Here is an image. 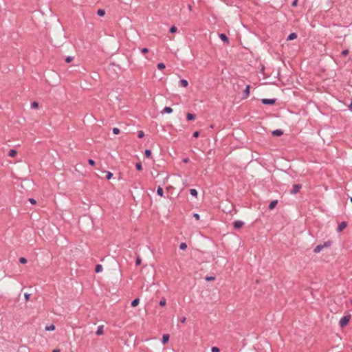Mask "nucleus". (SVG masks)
I'll list each match as a JSON object with an SVG mask.
<instances>
[{"label": "nucleus", "mask_w": 352, "mask_h": 352, "mask_svg": "<svg viewBox=\"0 0 352 352\" xmlns=\"http://www.w3.org/2000/svg\"><path fill=\"white\" fill-rule=\"evenodd\" d=\"M351 319V316L349 315L344 316L342 317L339 321V324L341 327H344L346 326Z\"/></svg>", "instance_id": "1"}, {"label": "nucleus", "mask_w": 352, "mask_h": 352, "mask_svg": "<svg viewBox=\"0 0 352 352\" xmlns=\"http://www.w3.org/2000/svg\"><path fill=\"white\" fill-rule=\"evenodd\" d=\"M276 98H264L261 100V102L263 104L265 105H273L276 103Z\"/></svg>", "instance_id": "2"}, {"label": "nucleus", "mask_w": 352, "mask_h": 352, "mask_svg": "<svg viewBox=\"0 0 352 352\" xmlns=\"http://www.w3.org/2000/svg\"><path fill=\"white\" fill-rule=\"evenodd\" d=\"M302 185L300 184H294L292 189L290 191L291 195H296L301 189Z\"/></svg>", "instance_id": "3"}, {"label": "nucleus", "mask_w": 352, "mask_h": 352, "mask_svg": "<svg viewBox=\"0 0 352 352\" xmlns=\"http://www.w3.org/2000/svg\"><path fill=\"white\" fill-rule=\"evenodd\" d=\"M244 222L241 220L234 221L233 223V227L236 230H239L243 227Z\"/></svg>", "instance_id": "4"}, {"label": "nucleus", "mask_w": 352, "mask_h": 352, "mask_svg": "<svg viewBox=\"0 0 352 352\" xmlns=\"http://www.w3.org/2000/svg\"><path fill=\"white\" fill-rule=\"evenodd\" d=\"M348 225L346 221H342L338 226L336 230L338 232L342 231Z\"/></svg>", "instance_id": "5"}, {"label": "nucleus", "mask_w": 352, "mask_h": 352, "mask_svg": "<svg viewBox=\"0 0 352 352\" xmlns=\"http://www.w3.org/2000/svg\"><path fill=\"white\" fill-rule=\"evenodd\" d=\"M219 36L221 41H223L226 43H229V38L224 33H221L219 34Z\"/></svg>", "instance_id": "6"}, {"label": "nucleus", "mask_w": 352, "mask_h": 352, "mask_svg": "<svg viewBox=\"0 0 352 352\" xmlns=\"http://www.w3.org/2000/svg\"><path fill=\"white\" fill-rule=\"evenodd\" d=\"M250 89V85H247L245 89H244V91L243 92V98H247L249 96Z\"/></svg>", "instance_id": "7"}, {"label": "nucleus", "mask_w": 352, "mask_h": 352, "mask_svg": "<svg viewBox=\"0 0 352 352\" xmlns=\"http://www.w3.org/2000/svg\"><path fill=\"white\" fill-rule=\"evenodd\" d=\"M272 135L276 137L281 136L283 134V131L281 129H276L272 132Z\"/></svg>", "instance_id": "8"}, {"label": "nucleus", "mask_w": 352, "mask_h": 352, "mask_svg": "<svg viewBox=\"0 0 352 352\" xmlns=\"http://www.w3.org/2000/svg\"><path fill=\"white\" fill-rule=\"evenodd\" d=\"M104 333V326L103 325H99L97 327V330L96 331V334L98 336H101Z\"/></svg>", "instance_id": "9"}, {"label": "nucleus", "mask_w": 352, "mask_h": 352, "mask_svg": "<svg viewBox=\"0 0 352 352\" xmlns=\"http://www.w3.org/2000/svg\"><path fill=\"white\" fill-rule=\"evenodd\" d=\"M179 85L182 87H186L188 85V82L186 79H181L179 81Z\"/></svg>", "instance_id": "10"}, {"label": "nucleus", "mask_w": 352, "mask_h": 352, "mask_svg": "<svg viewBox=\"0 0 352 352\" xmlns=\"http://www.w3.org/2000/svg\"><path fill=\"white\" fill-rule=\"evenodd\" d=\"M169 338H170L169 334H164L162 336V343L163 344H166L168 342Z\"/></svg>", "instance_id": "11"}, {"label": "nucleus", "mask_w": 352, "mask_h": 352, "mask_svg": "<svg viewBox=\"0 0 352 352\" xmlns=\"http://www.w3.org/2000/svg\"><path fill=\"white\" fill-rule=\"evenodd\" d=\"M277 204H278V200L272 201L269 204L268 208L270 210L274 209L276 207V206L277 205Z\"/></svg>", "instance_id": "12"}, {"label": "nucleus", "mask_w": 352, "mask_h": 352, "mask_svg": "<svg viewBox=\"0 0 352 352\" xmlns=\"http://www.w3.org/2000/svg\"><path fill=\"white\" fill-rule=\"evenodd\" d=\"M173 109L170 107H165L162 111V113H171L173 112Z\"/></svg>", "instance_id": "13"}, {"label": "nucleus", "mask_w": 352, "mask_h": 352, "mask_svg": "<svg viewBox=\"0 0 352 352\" xmlns=\"http://www.w3.org/2000/svg\"><path fill=\"white\" fill-rule=\"evenodd\" d=\"M324 248H322V244H319L318 245H316V247L314 249V252L317 254V253H319L320 252H321Z\"/></svg>", "instance_id": "14"}, {"label": "nucleus", "mask_w": 352, "mask_h": 352, "mask_svg": "<svg viewBox=\"0 0 352 352\" xmlns=\"http://www.w3.org/2000/svg\"><path fill=\"white\" fill-rule=\"evenodd\" d=\"M296 38H297V34L295 33V32H292V33H290L288 35L287 40V41H292V40H294V39H295Z\"/></svg>", "instance_id": "15"}, {"label": "nucleus", "mask_w": 352, "mask_h": 352, "mask_svg": "<svg viewBox=\"0 0 352 352\" xmlns=\"http://www.w3.org/2000/svg\"><path fill=\"white\" fill-rule=\"evenodd\" d=\"M195 118H196V116L193 113H188L186 114V119L188 121L193 120L195 119Z\"/></svg>", "instance_id": "16"}, {"label": "nucleus", "mask_w": 352, "mask_h": 352, "mask_svg": "<svg viewBox=\"0 0 352 352\" xmlns=\"http://www.w3.org/2000/svg\"><path fill=\"white\" fill-rule=\"evenodd\" d=\"M17 155V151L15 149H10L8 151V155L11 157H14Z\"/></svg>", "instance_id": "17"}, {"label": "nucleus", "mask_w": 352, "mask_h": 352, "mask_svg": "<svg viewBox=\"0 0 352 352\" xmlns=\"http://www.w3.org/2000/svg\"><path fill=\"white\" fill-rule=\"evenodd\" d=\"M157 194L160 197H164V190L163 188L161 186H158L157 188Z\"/></svg>", "instance_id": "18"}, {"label": "nucleus", "mask_w": 352, "mask_h": 352, "mask_svg": "<svg viewBox=\"0 0 352 352\" xmlns=\"http://www.w3.org/2000/svg\"><path fill=\"white\" fill-rule=\"evenodd\" d=\"M102 270H103V267H102V265L98 264L96 265L95 272L96 273H100V272H102Z\"/></svg>", "instance_id": "19"}, {"label": "nucleus", "mask_w": 352, "mask_h": 352, "mask_svg": "<svg viewBox=\"0 0 352 352\" xmlns=\"http://www.w3.org/2000/svg\"><path fill=\"white\" fill-rule=\"evenodd\" d=\"M140 303V299L139 298H135L131 302V307H136Z\"/></svg>", "instance_id": "20"}, {"label": "nucleus", "mask_w": 352, "mask_h": 352, "mask_svg": "<svg viewBox=\"0 0 352 352\" xmlns=\"http://www.w3.org/2000/svg\"><path fill=\"white\" fill-rule=\"evenodd\" d=\"M97 14L99 16H103L105 14V10L104 9H98L97 10Z\"/></svg>", "instance_id": "21"}, {"label": "nucleus", "mask_w": 352, "mask_h": 352, "mask_svg": "<svg viewBox=\"0 0 352 352\" xmlns=\"http://www.w3.org/2000/svg\"><path fill=\"white\" fill-rule=\"evenodd\" d=\"M189 192L192 196L197 197L198 192L196 189L191 188L190 189Z\"/></svg>", "instance_id": "22"}, {"label": "nucleus", "mask_w": 352, "mask_h": 352, "mask_svg": "<svg viewBox=\"0 0 352 352\" xmlns=\"http://www.w3.org/2000/svg\"><path fill=\"white\" fill-rule=\"evenodd\" d=\"M45 329V331H54L55 329V326L53 324H52L50 325L46 326Z\"/></svg>", "instance_id": "23"}, {"label": "nucleus", "mask_w": 352, "mask_h": 352, "mask_svg": "<svg viewBox=\"0 0 352 352\" xmlns=\"http://www.w3.org/2000/svg\"><path fill=\"white\" fill-rule=\"evenodd\" d=\"M157 67L158 69L160 70H162L164 69H165L166 67V65H164V63H159L157 65Z\"/></svg>", "instance_id": "24"}, {"label": "nucleus", "mask_w": 352, "mask_h": 352, "mask_svg": "<svg viewBox=\"0 0 352 352\" xmlns=\"http://www.w3.org/2000/svg\"><path fill=\"white\" fill-rule=\"evenodd\" d=\"M322 248H328L329 246L331 245V241H325L322 244Z\"/></svg>", "instance_id": "25"}, {"label": "nucleus", "mask_w": 352, "mask_h": 352, "mask_svg": "<svg viewBox=\"0 0 352 352\" xmlns=\"http://www.w3.org/2000/svg\"><path fill=\"white\" fill-rule=\"evenodd\" d=\"M144 155L146 157L149 158L151 156V151L150 149H146L144 151Z\"/></svg>", "instance_id": "26"}, {"label": "nucleus", "mask_w": 352, "mask_h": 352, "mask_svg": "<svg viewBox=\"0 0 352 352\" xmlns=\"http://www.w3.org/2000/svg\"><path fill=\"white\" fill-rule=\"evenodd\" d=\"M135 168L138 170H140V171L142 170L143 168H142V163L141 162L136 163Z\"/></svg>", "instance_id": "27"}, {"label": "nucleus", "mask_w": 352, "mask_h": 352, "mask_svg": "<svg viewBox=\"0 0 352 352\" xmlns=\"http://www.w3.org/2000/svg\"><path fill=\"white\" fill-rule=\"evenodd\" d=\"M187 248V244L184 242H182L179 245V249L182 250H185Z\"/></svg>", "instance_id": "28"}, {"label": "nucleus", "mask_w": 352, "mask_h": 352, "mask_svg": "<svg viewBox=\"0 0 352 352\" xmlns=\"http://www.w3.org/2000/svg\"><path fill=\"white\" fill-rule=\"evenodd\" d=\"M166 304V300L164 298H163L160 302L159 305L161 307H164Z\"/></svg>", "instance_id": "29"}, {"label": "nucleus", "mask_w": 352, "mask_h": 352, "mask_svg": "<svg viewBox=\"0 0 352 352\" xmlns=\"http://www.w3.org/2000/svg\"><path fill=\"white\" fill-rule=\"evenodd\" d=\"M19 263L21 264H26L28 261L25 257H21L19 258Z\"/></svg>", "instance_id": "30"}, {"label": "nucleus", "mask_w": 352, "mask_h": 352, "mask_svg": "<svg viewBox=\"0 0 352 352\" xmlns=\"http://www.w3.org/2000/svg\"><path fill=\"white\" fill-rule=\"evenodd\" d=\"M112 132L114 135H118L120 133V131L118 128L114 127L112 129Z\"/></svg>", "instance_id": "31"}, {"label": "nucleus", "mask_w": 352, "mask_h": 352, "mask_svg": "<svg viewBox=\"0 0 352 352\" xmlns=\"http://www.w3.org/2000/svg\"><path fill=\"white\" fill-rule=\"evenodd\" d=\"M177 28L175 25L171 26L169 30L170 33H175L177 32Z\"/></svg>", "instance_id": "32"}, {"label": "nucleus", "mask_w": 352, "mask_h": 352, "mask_svg": "<svg viewBox=\"0 0 352 352\" xmlns=\"http://www.w3.org/2000/svg\"><path fill=\"white\" fill-rule=\"evenodd\" d=\"M38 107V103L37 102H33L31 103L32 109H36Z\"/></svg>", "instance_id": "33"}, {"label": "nucleus", "mask_w": 352, "mask_h": 352, "mask_svg": "<svg viewBox=\"0 0 352 352\" xmlns=\"http://www.w3.org/2000/svg\"><path fill=\"white\" fill-rule=\"evenodd\" d=\"M113 177V173H111V172H109V171H108V172L107 173V175H106V179H107V180H109L110 179H111V177Z\"/></svg>", "instance_id": "34"}, {"label": "nucleus", "mask_w": 352, "mask_h": 352, "mask_svg": "<svg viewBox=\"0 0 352 352\" xmlns=\"http://www.w3.org/2000/svg\"><path fill=\"white\" fill-rule=\"evenodd\" d=\"M144 136V133L142 131H139L138 133V138H142Z\"/></svg>", "instance_id": "35"}, {"label": "nucleus", "mask_w": 352, "mask_h": 352, "mask_svg": "<svg viewBox=\"0 0 352 352\" xmlns=\"http://www.w3.org/2000/svg\"><path fill=\"white\" fill-rule=\"evenodd\" d=\"M349 50H342V52H341V54L343 56H346L349 54Z\"/></svg>", "instance_id": "36"}, {"label": "nucleus", "mask_w": 352, "mask_h": 352, "mask_svg": "<svg viewBox=\"0 0 352 352\" xmlns=\"http://www.w3.org/2000/svg\"><path fill=\"white\" fill-rule=\"evenodd\" d=\"M74 59V57L73 56H67L66 58H65V62L67 63H69L70 62H72Z\"/></svg>", "instance_id": "37"}, {"label": "nucleus", "mask_w": 352, "mask_h": 352, "mask_svg": "<svg viewBox=\"0 0 352 352\" xmlns=\"http://www.w3.org/2000/svg\"><path fill=\"white\" fill-rule=\"evenodd\" d=\"M88 163H89V164L90 166H94L96 164L95 161L94 160H92V159H89L88 160Z\"/></svg>", "instance_id": "38"}, {"label": "nucleus", "mask_w": 352, "mask_h": 352, "mask_svg": "<svg viewBox=\"0 0 352 352\" xmlns=\"http://www.w3.org/2000/svg\"><path fill=\"white\" fill-rule=\"evenodd\" d=\"M199 134H200V132L199 131H196L193 133L192 137L197 138L199 136Z\"/></svg>", "instance_id": "39"}, {"label": "nucleus", "mask_w": 352, "mask_h": 352, "mask_svg": "<svg viewBox=\"0 0 352 352\" xmlns=\"http://www.w3.org/2000/svg\"><path fill=\"white\" fill-rule=\"evenodd\" d=\"M214 276H206L205 278L206 280V281H211V280H214Z\"/></svg>", "instance_id": "40"}, {"label": "nucleus", "mask_w": 352, "mask_h": 352, "mask_svg": "<svg viewBox=\"0 0 352 352\" xmlns=\"http://www.w3.org/2000/svg\"><path fill=\"white\" fill-rule=\"evenodd\" d=\"M219 349L217 346H212L211 349V352H219Z\"/></svg>", "instance_id": "41"}, {"label": "nucleus", "mask_w": 352, "mask_h": 352, "mask_svg": "<svg viewBox=\"0 0 352 352\" xmlns=\"http://www.w3.org/2000/svg\"><path fill=\"white\" fill-rule=\"evenodd\" d=\"M141 262H142V260L141 258L138 256L136 259V261H135V265H140L141 264Z\"/></svg>", "instance_id": "42"}, {"label": "nucleus", "mask_w": 352, "mask_h": 352, "mask_svg": "<svg viewBox=\"0 0 352 352\" xmlns=\"http://www.w3.org/2000/svg\"><path fill=\"white\" fill-rule=\"evenodd\" d=\"M298 0H293V1L292 3V6L296 7L298 5Z\"/></svg>", "instance_id": "43"}, {"label": "nucleus", "mask_w": 352, "mask_h": 352, "mask_svg": "<svg viewBox=\"0 0 352 352\" xmlns=\"http://www.w3.org/2000/svg\"><path fill=\"white\" fill-rule=\"evenodd\" d=\"M192 216L197 220L200 219V215L198 213H194Z\"/></svg>", "instance_id": "44"}, {"label": "nucleus", "mask_w": 352, "mask_h": 352, "mask_svg": "<svg viewBox=\"0 0 352 352\" xmlns=\"http://www.w3.org/2000/svg\"><path fill=\"white\" fill-rule=\"evenodd\" d=\"M148 52V48H146V47H143V48H142V49H141V52H142V54H146V53H147Z\"/></svg>", "instance_id": "45"}, {"label": "nucleus", "mask_w": 352, "mask_h": 352, "mask_svg": "<svg viewBox=\"0 0 352 352\" xmlns=\"http://www.w3.org/2000/svg\"><path fill=\"white\" fill-rule=\"evenodd\" d=\"M30 297V294L25 293V294H24V298H25V300L26 301L29 300Z\"/></svg>", "instance_id": "46"}, {"label": "nucleus", "mask_w": 352, "mask_h": 352, "mask_svg": "<svg viewBox=\"0 0 352 352\" xmlns=\"http://www.w3.org/2000/svg\"><path fill=\"white\" fill-rule=\"evenodd\" d=\"M28 200L33 205L36 204V200L34 198H30Z\"/></svg>", "instance_id": "47"}, {"label": "nucleus", "mask_w": 352, "mask_h": 352, "mask_svg": "<svg viewBox=\"0 0 352 352\" xmlns=\"http://www.w3.org/2000/svg\"><path fill=\"white\" fill-rule=\"evenodd\" d=\"M348 108H349V110L350 111H352V99H351V100L350 104H349V106H348Z\"/></svg>", "instance_id": "48"}, {"label": "nucleus", "mask_w": 352, "mask_h": 352, "mask_svg": "<svg viewBox=\"0 0 352 352\" xmlns=\"http://www.w3.org/2000/svg\"><path fill=\"white\" fill-rule=\"evenodd\" d=\"M186 317H183L182 318H181V320H180L181 323H184L186 322Z\"/></svg>", "instance_id": "49"}, {"label": "nucleus", "mask_w": 352, "mask_h": 352, "mask_svg": "<svg viewBox=\"0 0 352 352\" xmlns=\"http://www.w3.org/2000/svg\"><path fill=\"white\" fill-rule=\"evenodd\" d=\"M188 161H189V159H188V158H185V159H184V160H183V162H184V163H187V162H188Z\"/></svg>", "instance_id": "50"}, {"label": "nucleus", "mask_w": 352, "mask_h": 352, "mask_svg": "<svg viewBox=\"0 0 352 352\" xmlns=\"http://www.w3.org/2000/svg\"><path fill=\"white\" fill-rule=\"evenodd\" d=\"M52 352H60V349H54Z\"/></svg>", "instance_id": "51"}, {"label": "nucleus", "mask_w": 352, "mask_h": 352, "mask_svg": "<svg viewBox=\"0 0 352 352\" xmlns=\"http://www.w3.org/2000/svg\"><path fill=\"white\" fill-rule=\"evenodd\" d=\"M188 8L191 9V6L190 5L188 6Z\"/></svg>", "instance_id": "52"}, {"label": "nucleus", "mask_w": 352, "mask_h": 352, "mask_svg": "<svg viewBox=\"0 0 352 352\" xmlns=\"http://www.w3.org/2000/svg\"><path fill=\"white\" fill-rule=\"evenodd\" d=\"M350 201L352 203V197L350 198Z\"/></svg>", "instance_id": "53"}, {"label": "nucleus", "mask_w": 352, "mask_h": 352, "mask_svg": "<svg viewBox=\"0 0 352 352\" xmlns=\"http://www.w3.org/2000/svg\"><path fill=\"white\" fill-rule=\"evenodd\" d=\"M351 304H352V300H351Z\"/></svg>", "instance_id": "54"}]
</instances>
